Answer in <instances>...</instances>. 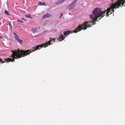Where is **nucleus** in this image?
I'll use <instances>...</instances> for the list:
<instances>
[{
    "label": "nucleus",
    "instance_id": "obj_1",
    "mask_svg": "<svg viewBox=\"0 0 125 125\" xmlns=\"http://www.w3.org/2000/svg\"><path fill=\"white\" fill-rule=\"evenodd\" d=\"M12 52L11 57L12 58V59L10 58H7V59H5L4 60V61H6V62H10L11 61L12 62H15L14 59H18L22 57H24L26 56L28 54L32 52L31 50H27L26 51L24 50H20L19 49L16 51H12Z\"/></svg>",
    "mask_w": 125,
    "mask_h": 125
},
{
    "label": "nucleus",
    "instance_id": "obj_2",
    "mask_svg": "<svg viewBox=\"0 0 125 125\" xmlns=\"http://www.w3.org/2000/svg\"><path fill=\"white\" fill-rule=\"evenodd\" d=\"M46 43H44L40 45H37L36 47H34L33 48V49L32 50V52H33L34 51L37 50L38 49H39V47L41 48L42 47H46Z\"/></svg>",
    "mask_w": 125,
    "mask_h": 125
},
{
    "label": "nucleus",
    "instance_id": "obj_3",
    "mask_svg": "<svg viewBox=\"0 0 125 125\" xmlns=\"http://www.w3.org/2000/svg\"><path fill=\"white\" fill-rule=\"evenodd\" d=\"M13 34L14 35V38L15 40H17V42H19V43L21 44H22L23 41L21 40L19 38V37L15 33H13Z\"/></svg>",
    "mask_w": 125,
    "mask_h": 125
},
{
    "label": "nucleus",
    "instance_id": "obj_4",
    "mask_svg": "<svg viewBox=\"0 0 125 125\" xmlns=\"http://www.w3.org/2000/svg\"><path fill=\"white\" fill-rule=\"evenodd\" d=\"M50 40L48 41L47 42H45V43L46 44V47L48 46V45H50L52 44L51 43V42L52 41H53L54 42H55V41H56L55 39L54 38H51L50 39Z\"/></svg>",
    "mask_w": 125,
    "mask_h": 125
},
{
    "label": "nucleus",
    "instance_id": "obj_5",
    "mask_svg": "<svg viewBox=\"0 0 125 125\" xmlns=\"http://www.w3.org/2000/svg\"><path fill=\"white\" fill-rule=\"evenodd\" d=\"M52 16V15L51 14L49 13H46V14H44L43 15L42 18L43 19H44L46 18L50 17Z\"/></svg>",
    "mask_w": 125,
    "mask_h": 125
},
{
    "label": "nucleus",
    "instance_id": "obj_6",
    "mask_svg": "<svg viewBox=\"0 0 125 125\" xmlns=\"http://www.w3.org/2000/svg\"><path fill=\"white\" fill-rule=\"evenodd\" d=\"M60 36L58 38L57 40H59L60 41H61L63 40L64 37L63 35L62 34H60Z\"/></svg>",
    "mask_w": 125,
    "mask_h": 125
},
{
    "label": "nucleus",
    "instance_id": "obj_7",
    "mask_svg": "<svg viewBox=\"0 0 125 125\" xmlns=\"http://www.w3.org/2000/svg\"><path fill=\"white\" fill-rule=\"evenodd\" d=\"M71 31H65L63 32V34L64 35H68L69 34V33L71 32H70Z\"/></svg>",
    "mask_w": 125,
    "mask_h": 125
},
{
    "label": "nucleus",
    "instance_id": "obj_8",
    "mask_svg": "<svg viewBox=\"0 0 125 125\" xmlns=\"http://www.w3.org/2000/svg\"><path fill=\"white\" fill-rule=\"evenodd\" d=\"M38 4L39 5H45L46 3L44 2H41L40 1H39L38 2Z\"/></svg>",
    "mask_w": 125,
    "mask_h": 125
},
{
    "label": "nucleus",
    "instance_id": "obj_9",
    "mask_svg": "<svg viewBox=\"0 0 125 125\" xmlns=\"http://www.w3.org/2000/svg\"><path fill=\"white\" fill-rule=\"evenodd\" d=\"M76 6L75 5L72 4L71 5V6L69 7V10H71V9L74 8Z\"/></svg>",
    "mask_w": 125,
    "mask_h": 125
},
{
    "label": "nucleus",
    "instance_id": "obj_10",
    "mask_svg": "<svg viewBox=\"0 0 125 125\" xmlns=\"http://www.w3.org/2000/svg\"><path fill=\"white\" fill-rule=\"evenodd\" d=\"M5 13L6 14V15H10V14L9 13V12L7 11V10H6L5 12Z\"/></svg>",
    "mask_w": 125,
    "mask_h": 125
},
{
    "label": "nucleus",
    "instance_id": "obj_11",
    "mask_svg": "<svg viewBox=\"0 0 125 125\" xmlns=\"http://www.w3.org/2000/svg\"><path fill=\"white\" fill-rule=\"evenodd\" d=\"M31 30L34 33L36 31V29L35 28H33Z\"/></svg>",
    "mask_w": 125,
    "mask_h": 125
},
{
    "label": "nucleus",
    "instance_id": "obj_12",
    "mask_svg": "<svg viewBox=\"0 0 125 125\" xmlns=\"http://www.w3.org/2000/svg\"><path fill=\"white\" fill-rule=\"evenodd\" d=\"M25 16L27 17L31 18V16L30 15H25Z\"/></svg>",
    "mask_w": 125,
    "mask_h": 125
},
{
    "label": "nucleus",
    "instance_id": "obj_13",
    "mask_svg": "<svg viewBox=\"0 0 125 125\" xmlns=\"http://www.w3.org/2000/svg\"><path fill=\"white\" fill-rule=\"evenodd\" d=\"M17 21L18 22H20L21 23H23V21H21L19 20H17Z\"/></svg>",
    "mask_w": 125,
    "mask_h": 125
},
{
    "label": "nucleus",
    "instance_id": "obj_14",
    "mask_svg": "<svg viewBox=\"0 0 125 125\" xmlns=\"http://www.w3.org/2000/svg\"><path fill=\"white\" fill-rule=\"evenodd\" d=\"M9 26H10V27L11 28H12V26L10 24V22H9Z\"/></svg>",
    "mask_w": 125,
    "mask_h": 125
},
{
    "label": "nucleus",
    "instance_id": "obj_15",
    "mask_svg": "<svg viewBox=\"0 0 125 125\" xmlns=\"http://www.w3.org/2000/svg\"><path fill=\"white\" fill-rule=\"evenodd\" d=\"M1 63H4V62L2 60H1Z\"/></svg>",
    "mask_w": 125,
    "mask_h": 125
},
{
    "label": "nucleus",
    "instance_id": "obj_16",
    "mask_svg": "<svg viewBox=\"0 0 125 125\" xmlns=\"http://www.w3.org/2000/svg\"><path fill=\"white\" fill-rule=\"evenodd\" d=\"M22 20H24V21H26V20H25V19L24 18H22Z\"/></svg>",
    "mask_w": 125,
    "mask_h": 125
},
{
    "label": "nucleus",
    "instance_id": "obj_17",
    "mask_svg": "<svg viewBox=\"0 0 125 125\" xmlns=\"http://www.w3.org/2000/svg\"><path fill=\"white\" fill-rule=\"evenodd\" d=\"M62 15H63V14L62 13L61 14V15L60 16V18H61V17L62 16Z\"/></svg>",
    "mask_w": 125,
    "mask_h": 125
},
{
    "label": "nucleus",
    "instance_id": "obj_18",
    "mask_svg": "<svg viewBox=\"0 0 125 125\" xmlns=\"http://www.w3.org/2000/svg\"><path fill=\"white\" fill-rule=\"evenodd\" d=\"M2 36H0V39H2Z\"/></svg>",
    "mask_w": 125,
    "mask_h": 125
},
{
    "label": "nucleus",
    "instance_id": "obj_19",
    "mask_svg": "<svg viewBox=\"0 0 125 125\" xmlns=\"http://www.w3.org/2000/svg\"><path fill=\"white\" fill-rule=\"evenodd\" d=\"M53 42H53V41H52V42H51V43L52 44V43H53Z\"/></svg>",
    "mask_w": 125,
    "mask_h": 125
},
{
    "label": "nucleus",
    "instance_id": "obj_20",
    "mask_svg": "<svg viewBox=\"0 0 125 125\" xmlns=\"http://www.w3.org/2000/svg\"><path fill=\"white\" fill-rule=\"evenodd\" d=\"M2 59L0 58V62L1 61Z\"/></svg>",
    "mask_w": 125,
    "mask_h": 125
},
{
    "label": "nucleus",
    "instance_id": "obj_21",
    "mask_svg": "<svg viewBox=\"0 0 125 125\" xmlns=\"http://www.w3.org/2000/svg\"><path fill=\"white\" fill-rule=\"evenodd\" d=\"M113 0H111V1H113Z\"/></svg>",
    "mask_w": 125,
    "mask_h": 125
},
{
    "label": "nucleus",
    "instance_id": "obj_22",
    "mask_svg": "<svg viewBox=\"0 0 125 125\" xmlns=\"http://www.w3.org/2000/svg\"><path fill=\"white\" fill-rule=\"evenodd\" d=\"M112 13V12H111V13L110 14H111V13Z\"/></svg>",
    "mask_w": 125,
    "mask_h": 125
}]
</instances>
